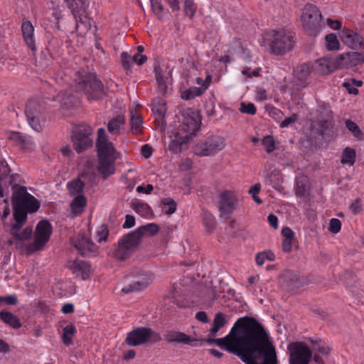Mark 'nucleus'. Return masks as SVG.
Segmentation results:
<instances>
[{"instance_id": "obj_22", "label": "nucleus", "mask_w": 364, "mask_h": 364, "mask_svg": "<svg viewBox=\"0 0 364 364\" xmlns=\"http://www.w3.org/2000/svg\"><path fill=\"white\" fill-rule=\"evenodd\" d=\"M69 267L73 270L74 274L80 275L83 280L88 279L91 274L90 266L85 261L75 260L72 262Z\"/></svg>"}, {"instance_id": "obj_37", "label": "nucleus", "mask_w": 364, "mask_h": 364, "mask_svg": "<svg viewBox=\"0 0 364 364\" xmlns=\"http://www.w3.org/2000/svg\"><path fill=\"white\" fill-rule=\"evenodd\" d=\"M203 220L206 232L209 234L212 233L216 227V221L214 216L210 213L204 211Z\"/></svg>"}, {"instance_id": "obj_34", "label": "nucleus", "mask_w": 364, "mask_h": 364, "mask_svg": "<svg viewBox=\"0 0 364 364\" xmlns=\"http://www.w3.org/2000/svg\"><path fill=\"white\" fill-rule=\"evenodd\" d=\"M310 73V67L309 65L305 63L298 65L296 70H294L295 77L301 83L304 82L306 80Z\"/></svg>"}, {"instance_id": "obj_14", "label": "nucleus", "mask_w": 364, "mask_h": 364, "mask_svg": "<svg viewBox=\"0 0 364 364\" xmlns=\"http://www.w3.org/2000/svg\"><path fill=\"white\" fill-rule=\"evenodd\" d=\"M183 129L189 134H195L198 131L200 124V116L198 112L189 109L183 114Z\"/></svg>"}, {"instance_id": "obj_32", "label": "nucleus", "mask_w": 364, "mask_h": 364, "mask_svg": "<svg viewBox=\"0 0 364 364\" xmlns=\"http://www.w3.org/2000/svg\"><path fill=\"white\" fill-rule=\"evenodd\" d=\"M85 186V183L80 178H77L68 182L67 184V188L69 191L70 195L77 196L79 195H82V193L83 192Z\"/></svg>"}, {"instance_id": "obj_52", "label": "nucleus", "mask_w": 364, "mask_h": 364, "mask_svg": "<svg viewBox=\"0 0 364 364\" xmlns=\"http://www.w3.org/2000/svg\"><path fill=\"white\" fill-rule=\"evenodd\" d=\"M121 60L125 70H130L132 65V58L126 52L121 53Z\"/></svg>"}, {"instance_id": "obj_15", "label": "nucleus", "mask_w": 364, "mask_h": 364, "mask_svg": "<svg viewBox=\"0 0 364 364\" xmlns=\"http://www.w3.org/2000/svg\"><path fill=\"white\" fill-rule=\"evenodd\" d=\"M364 63V53L358 52H348L339 55L336 59V65L338 68L344 66H355Z\"/></svg>"}, {"instance_id": "obj_29", "label": "nucleus", "mask_w": 364, "mask_h": 364, "mask_svg": "<svg viewBox=\"0 0 364 364\" xmlns=\"http://www.w3.org/2000/svg\"><path fill=\"white\" fill-rule=\"evenodd\" d=\"M0 318L7 325L14 328H19L21 326L20 320L17 316L9 311H1Z\"/></svg>"}, {"instance_id": "obj_51", "label": "nucleus", "mask_w": 364, "mask_h": 364, "mask_svg": "<svg viewBox=\"0 0 364 364\" xmlns=\"http://www.w3.org/2000/svg\"><path fill=\"white\" fill-rule=\"evenodd\" d=\"M240 111L242 113L249 114L253 115L256 113L257 109L253 103H247L245 102L240 103Z\"/></svg>"}, {"instance_id": "obj_49", "label": "nucleus", "mask_w": 364, "mask_h": 364, "mask_svg": "<svg viewBox=\"0 0 364 364\" xmlns=\"http://www.w3.org/2000/svg\"><path fill=\"white\" fill-rule=\"evenodd\" d=\"M109 235L107 226L105 224L100 225L97 231V240L99 242L106 241Z\"/></svg>"}, {"instance_id": "obj_50", "label": "nucleus", "mask_w": 364, "mask_h": 364, "mask_svg": "<svg viewBox=\"0 0 364 364\" xmlns=\"http://www.w3.org/2000/svg\"><path fill=\"white\" fill-rule=\"evenodd\" d=\"M161 203L165 206H168V209L166 210V213L167 215L173 214L176 210V204L175 201L171 198H163L161 200Z\"/></svg>"}, {"instance_id": "obj_41", "label": "nucleus", "mask_w": 364, "mask_h": 364, "mask_svg": "<svg viewBox=\"0 0 364 364\" xmlns=\"http://www.w3.org/2000/svg\"><path fill=\"white\" fill-rule=\"evenodd\" d=\"M21 228H19V229H14V225H12L11 227V234L16 238V239H18V240H28L31 237V235H32V228L31 227H27L22 232L19 233V230H21Z\"/></svg>"}, {"instance_id": "obj_42", "label": "nucleus", "mask_w": 364, "mask_h": 364, "mask_svg": "<svg viewBox=\"0 0 364 364\" xmlns=\"http://www.w3.org/2000/svg\"><path fill=\"white\" fill-rule=\"evenodd\" d=\"M133 209L144 217H147L151 212L148 204L141 202L132 203Z\"/></svg>"}, {"instance_id": "obj_11", "label": "nucleus", "mask_w": 364, "mask_h": 364, "mask_svg": "<svg viewBox=\"0 0 364 364\" xmlns=\"http://www.w3.org/2000/svg\"><path fill=\"white\" fill-rule=\"evenodd\" d=\"M294 45L293 35L287 31H274L271 43V50L274 54L282 55L289 51Z\"/></svg>"}, {"instance_id": "obj_2", "label": "nucleus", "mask_w": 364, "mask_h": 364, "mask_svg": "<svg viewBox=\"0 0 364 364\" xmlns=\"http://www.w3.org/2000/svg\"><path fill=\"white\" fill-rule=\"evenodd\" d=\"M20 176L10 174V168L6 161H0V198L4 196V187L11 186L12 205L14 209V229L21 228L27 220L28 213H36L40 208V202L27 188L18 184Z\"/></svg>"}, {"instance_id": "obj_40", "label": "nucleus", "mask_w": 364, "mask_h": 364, "mask_svg": "<svg viewBox=\"0 0 364 364\" xmlns=\"http://www.w3.org/2000/svg\"><path fill=\"white\" fill-rule=\"evenodd\" d=\"M63 341L68 346L72 343L73 336L75 333V328L73 325H67L63 328Z\"/></svg>"}, {"instance_id": "obj_45", "label": "nucleus", "mask_w": 364, "mask_h": 364, "mask_svg": "<svg viewBox=\"0 0 364 364\" xmlns=\"http://www.w3.org/2000/svg\"><path fill=\"white\" fill-rule=\"evenodd\" d=\"M275 259V256L273 252H262L257 255L256 256V262L259 266H262L266 259L269 261H274Z\"/></svg>"}, {"instance_id": "obj_25", "label": "nucleus", "mask_w": 364, "mask_h": 364, "mask_svg": "<svg viewBox=\"0 0 364 364\" xmlns=\"http://www.w3.org/2000/svg\"><path fill=\"white\" fill-rule=\"evenodd\" d=\"M208 87V83L203 84V87H191L188 89L181 92V97L186 100H191L198 96L203 94L205 90Z\"/></svg>"}, {"instance_id": "obj_3", "label": "nucleus", "mask_w": 364, "mask_h": 364, "mask_svg": "<svg viewBox=\"0 0 364 364\" xmlns=\"http://www.w3.org/2000/svg\"><path fill=\"white\" fill-rule=\"evenodd\" d=\"M159 231V228L156 224L149 223L128 233L119 240L114 253V257L121 261L128 259L137 248L143 236H153Z\"/></svg>"}, {"instance_id": "obj_19", "label": "nucleus", "mask_w": 364, "mask_h": 364, "mask_svg": "<svg viewBox=\"0 0 364 364\" xmlns=\"http://www.w3.org/2000/svg\"><path fill=\"white\" fill-rule=\"evenodd\" d=\"M154 279V275L151 272H146L142 277L139 278L129 286L123 288L122 291L128 294L132 291H139L146 289Z\"/></svg>"}, {"instance_id": "obj_26", "label": "nucleus", "mask_w": 364, "mask_h": 364, "mask_svg": "<svg viewBox=\"0 0 364 364\" xmlns=\"http://www.w3.org/2000/svg\"><path fill=\"white\" fill-rule=\"evenodd\" d=\"M99 158H116L114 156L115 149L110 141L103 142L97 144Z\"/></svg>"}, {"instance_id": "obj_23", "label": "nucleus", "mask_w": 364, "mask_h": 364, "mask_svg": "<svg viewBox=\"0 0 364 364\" xmlns=\"http://www.w3.org/2000/svg\"><path fill=\"white\" fill-rule=\"evenodd\" d=\"M116 158H99L98 170L104 179H107L114 173V162Z\"/></svg>"}, {"instance_id": "obj_59", "label": "nucleus", "mask_w": 364, "mask_h": 364, "mask_svg": "<svg viewBox=\"0 0 364 364\" xmlns=\"http://www.w3.org/2000/svg\"><path fill=\"white\" fill-rule=\"evenodd\" d=\"M154 190V186L151 184H147L146 186H139L136 188V191L138 193H142L146 194H149Z\"/></svg>"}, {"instance_id": "obj_53", "label": "nucleus", "mask_w": 364, "mask_h": 364, "mask_svg": "<svg viewBox=\"0 0 364 364\" xmlns=\"http://www.w3.org/2000/svg\"><path fill=\"white\" fill-rule=\"evenodd\" d=\"M151 9L155 14L159 16L164 11L161 0H151Z\"/></svg>"}, {"instance_id": "obj_12", "label": "nucleus", "mask_w": 364, "mask_h": 364, "mask_svg": "<svg viewBox=\"0 0 364 364\" xmlns=\"http://www.w3.org/2000/svg\"><path fill=\"white\" fill-rule=\"evenodd\" d=\"M71 242L82 257H89L97 251V246L83 233H80L73 237Z\"/></svg>"}, {"instance_id": "obj_21", "label": "nucleus", "mask_w": 364, "mask_h": 364, "mask_svg": "<svg viewBox=\"0 0 364 364\" xmlns=\"http://www.w3.org/2000/svg\"><path fill=\"white\" fill-rule=\"evenodd\" d=\"M282 279L284 285L291 290L299 289L304 284V280L297 274L291 271H286L282 274Z\"/></svg>"}, {"instance_id": "obj_24", "label": "nucleus", "mask_w": 364, "mask_h": 364, "mask_svg": "<svg viewBox=\"0 0 364 364\" xmlns=\"http://www.w3.org/2000/svg\"><path fill=\"white\" fill-rule=\"evenodd\" d=\"M22 34L24 41L31 50H36L35 41L33 38L34 28L31 21H24L21 26Z\"/></svg>"}, {"instance_id": "obj_48", "label": "nucleus", "mask_w": 364, "mask_h": 364, "mask_svg": "<svg viewBox=\"0 0 364 364\" xmlns=\"http://www.w3.org/2000/svg\"><path fill=\"white\" fill-rule=\"evenodd\" d=\"M152 111L159 119H164L166 112V104L164 102H161L159 103L157 106H153Z\"/></svg>"}, {"instance_id": "obj_18", "label": "nucleus", "mask_w": 364, "mask_h": 364, "mask_svg": "<svg viewBox=\"0 0 364 364\" xmlns=\"http://www.w3.org/2000/svg\"><path fill=\"white\" fill-rule=\"evenodd\" d=\"M164 338L168 343L188 344L193 346L197 345L196 343L192 344V342L198 341V339L192 338L183 332L176 330L167 331L164 335Z\"/></svg>"}, {"instance_id": "obj_38", "label": "nucleus", "mask_w": 364, "mask_h": 364, "mask_svg": "<svg viewBox=\"0 0 364 364\" xmlns=\"http://www.w3.org/2000/svg\"><path fill=\"white\" fill-rule=\"evenodd\" d=\"M309 341L311 344L312 351H316L322 355H328L330 353V348L324 346L321 340H314L310 338Z\"/></svg>"}, {"instance_id": "obj_1", "label": "nucleus", "mask_w": 364, "mask_h": 364, "mask_svg": "<svg viewBox=\"0 0 364 364\" xmlns=\"http://www.w3.org/2000/svg\"><path fill=\"white\" fill-rule=\"evenodd\" d=\"M198 341L216 344L237 355L245 364H278L276 348L269 333L254 317L238 318L229 334L223 338Z\"/></svg>"}, {"instance_id": "obj_28", "label": "nucleus", "mask_w": 364, "mask_h": 364, "mask_svg": "<svg viewBox=\"0 0 364 364\" xmlns=\"http://www.w3.org/2000/svg\"><path fill=\"white\" fill-rule=\"evenodd\" d=\"M315 68L317 72L321 75H326L332 73L337 68L336 65L333 67L330 61L326 58L318 59L315 63Z\"/></svg>"}, {"instance_id": "obj_33", "label": "nucleus", "mask_w": 364, "mask_h": 364, "mask_svg": "<svg viewBox=\"0 0 364 364\" xmlns=\"http://www.w3.org/2000/svg\"><path fill=\"white\" fill-rule=\"evenodd\" d=\"M314 129L317 130L320 135H324L328 131L333 127V123L331 119H321L314 122L313 124Z\"/></svg>"}, {"instance_id": "obj_57", "label": "nucleus", "mask_w": 364, "mask_h": 364, "mask_svg": "<svg viewBox=\"0 0 364 364\" xmlns=\"http://www.w3.org/2000/svg\"><path fill=\"white\" fill-rule=\"evenodd\" d=\"M109 141L107 138L106 132L104 128H100L97 131L96 144Z\"/></svg>"}, {"instance_id": "obj_5", "label": "nucleus", "mask_w": 364, "mask_h": 364, "mask_svg": "<svg viewBox=\"0 0 364 364\" xmlns=\"http://www.w3.org/2000/svg\"><path fill=\"white\" fill-rule=\"evenodd\" d=\"M301 21L304 29L311 36H316L325 28V23L321 11L316 5L312 4H307L304 6L301 14Z\"/></svg>"}, {"instance_id": "obj_60", "label": "nucleus", "mask_w": 364, "mask_h": 364, "mask_svg": "<svg viewBox=\"0 0 364 364\" xmlns=\"http://www.w3.org/2000/svg\"><path fill=\"white\" fill-rule=\"evenodd\" d=\"M135 224V218L131 215H127L125 217V221L123 224L124 228H132Z\"/></svg>"}, {"instance_id": "obj_63", "label": "nucleus", "mask_w": 364, "mask_h": 364, "mask_svg": "<svg viewBox=\"0 0 364 364\" xmlns=\"http://www.w3.org/2000/svg\"><path fill=\"white\" fill-rule=\"evenodd\" d=\"M141 152L145 159H149L152 154V148L149 144H144L141 146Z\"/></svg>"}, {"instance_id": "obj_62", "label": "nucleus", "mask_w": 364, "mask_h": 364, "mask_svg": "<svg viewBox=\"0 0 364 364\" xmlns=\"http://www.w3.org/2000/svg\"><path fill=\"white\" fill-rule=\"evenodd\" d=\"M282 235H283L284 239L287 240H292L294 237V232L289 227H285L282 228Z\"/></svg>"}, {"instance_id": "obj_44", "label": "nucleus", "mask_w": 364, "mask_h": 364, "mask_svg": "<svg viewBox=\"0 0 364 364\" xmlns=\"http://www.w3.org/2000/svg\"><path fill=\"white\" fill-rule=\"evenodd\" d=\"M326 41V48L329 50L338 49L339 42L336 36L333 33L328 34L325 37Z\"/></svg>"}, {"instance_id": "obj_54", "label": "nucleus", "mask_w": 364, "mask_h": 364, "mask_svg": "<svg viewBox=\"0 0 364 364\" xmlns=\"http://www.w3.org/2000/svg\"><path fill=\"white\" fill-rule=\"evenodd\" d=\"M341 223L338 219L333 218L330 221L329 230L334 234L341 230Z\"/></svg>"}, {"instance_id": "obj_13", "label": "nucleus", "mask_w": 364, "mask_h": 364, "mask_svg": "<svg viewBox=\"0 0 364 364\" xmlns=\"http://www.w3.org/2000/svg\"><path fill=\"white\" fill-rule=\"evenodd\" d=\"M25 114L29 125L36 132L42 129L40 123V117L41 114V106L37 100H29L25 107Z\"/></svg>"}, {"instance_id": "obj_64", "label": "nucleus", "mask_w": 364, "mask_h": 364, "mask_svg": "<svg viewBox=\"0 0 364 364\" xmlns=\"http://www.w3.org/2000/svg\"><path fill=\"white\" fill-rule=\"evenodd\" d=\"M350 210L351 212L356 215L361 211V204L360 200H356L350 205Z\"/></svg>"}, {"instance_id": "obj_43", "label": "nucleus", "mask_w": 364, "mask_h": 364, "mask_svg": "<svg viewBox=\"0 0 364 364\" xmlns=\"http://www.w3.org/2000/svg\"><path fill=\"white\" fill-rule=\"evenodd\" d=\"M131 114V128L133 132L137 134L142 124V120L140 116L137 115L136 111L132 110Z\"/></svg>"}, {"instance_id": "obj_61", "label": "nucleus", "mask_w": 364, "mask_h": 364, "mask_svg": "<svg viewBox=\"0 0 364 364\" xmlns=\"http://www.w3.org/2000/svg\"><path fill=\"white\" fill-rule=\"evenodd\" d=\"M147 60V57L141 54H136L132 57V61L135 62L137 65H141Z\"/></svg>"}, {"instance_id": "obj_10", "label": "nucleus", "mask_w": 364, "mask_h": 364, "mask_svg": "<svg viewBox=\"0 0 364 364\" xmlns=\"http://www.w3.org/2000/svg\"><path fill=\"white\" fill-rule=\"evenodd\" d=\"M289 352V364H309L313 356L311 349L301 341L289 343L287 346Z\"/></svg>"}, {"instance_id": "obj_31", "label": "nucleus", "mask_w": 364, "mask_h": 364, "mask_svg": "<svg viewBox=\"0 0 364 364\" xmlns=\"http://www.w3.org/2000/svg\"><path fill=\"white\" fill-rule=\"evenodd\" d=\"M228 323L226 316L222 312H218L215 315L212 328H210L209 332L212 334H215L218 331Z\"/></svg>"}, {"instance_id": "obj_8", "label": "nucleus", "mask_w": 364, "mask_h": 364, "mask_svg": "<svg viewBox=\"0 0 364 364\" xmlns=\"http://www.w3.org/2000/svg\"><path fill=\"white\" fill-rule=\"evenodd\" d=\"M225 146V139L219 136H211L205 141H200L193 147V151L198 156H214Z\"/></svg>"}, {"instance_id": "obj_46", "label": "nucleus", "mask_w": 364, "mask_h": 364, "mask_svg": "<svg viewBox=\"0 0 364 364\" xmlns=\"http://www.w3.org/2000/svg\"><path fill=\"white\" fill-rule=\"evenodd\" d=\"M183 9L186 15L192 18L197 10V6L195 4L193 0H185Z\"/></svg>"}, {"instance_id": "obj_16", "label": "nucleus", "mask_w": 364, "mask_h": 364, "mask_svg": "<svg viewBox=\"0 0 364 364\" xmlns=\"http://www.w3.org/2000/svg\"><path fill=\"white\" fill-rule=\"evenodd\" d=\"M7 139L10 141L13 145L19 147L24 151H31L35 148V144L32 138L27 135H23L18 132L9 133Z\"/></svg>"}, {"instance_id": "obj_7", "label": "nucleus", "mask_w": 364, "mask_h": 364, "mask_svg": "<svg viewBox=\"0 0 364 364\" xmlns=\"http://www.w3.org/2000/svg\"><path fill=\"white\" fill-rule=\"evenodd\" d=\"M94 129L88 124H80L73 129L71 139L73 144V149L81 153L93 145Z\"/></svg>"}, {"instance_id": "obj_20", "label": "nucleus", "mask_w": 364, "mask_h": 364, "mask_svg": "<svg viewBox=\"0 0 364 364\" xmlns=\"http://www.w3.org/2000/svg\"><path fill=\"white\" fill-rule=\"evenodd\" d=\"M341 38L343 43L352 49H358L361 47L363 38L360 35L350 30L343 31Z\"/></svg>"}, {"instance_id": "obj_9", "label": "nucleus", "mask_w": 364, "mask_h": 364, "mask_svg": "<svg viewBox=\"0 0 364 364\" xmlns=\"http://www.w3.org/2000/svg\"><path fill=\"white\" fill-rule=\"evenodd\" d=\"M52 231V225L48 220L39 221L36 228L34 240L28 246V253H33L42 250L48 242Z\"/></svg>"}, {"instance_id": "obj_36", "label": "nucleus", "mask_w": 364, "mask_h": 364, "mask_svg": "<svg viewBox=\"0 0 364 364\" xmlns=\"http://www.w3.org/2000/svg\"><path fill=\"white\" fill-rule=\"evenodd\" d=\"M124 123V117L122 115L112 118L107 124V129L109 133L116 134Z\"/></svg>"}, {"instance_id": "obj_47", "label": "nucleus", "mask_w": 364, "mask_h": 364, "mask_svg": "<svg viewBox=\"0 0 364 364\" xmlns=\"http://www.w3.org/2000/svg\"><path fill=\"white\" fill-rule=\"evenodd\" d=\"M262 144L265 147L266 151L269 154L275 149V144L273 136L270 135L265 136L262 139Z\"/></svg>"}, {"instance_id": "obj_35", "label": "nucleus", "mask_w": 364, "mask_h": 364, "mask_svg": "<svg viewBox=\"0 0 364 364\" xmlns=\"http://www.w3.org/2000/svg\"><path fill=\"white\" fill-rule=\"evenodd\" d=\"M356 153L354 149L346 147L342 153L341 162L343 164L352 166L355 161Z\"/></svg>"}, {"instance_id": "obj_30", "label": "nucleus", "mask_w": 364, "mask_h": 364, "mask_svg": "<svg viewBox=\"0 0 364 364\" xmlns=\"http://www.w3.org/2000/svg\"><path fill=\"white\" fill-rule=\"evenodd\" d=\"M87 205V199L83 195H79L70 203V208L75 215L81 214Z\"/></svg>"}, {"instance_id": "obj_6", "label": "nucleus", "mask_w": 364, "mask_h": 364, "mask_svg": "<svg viewBox=\"0 0 364 364\" xmlns=\"http://www.w3.org/2000/svg\"><path fill=\"white\" fill-rule=\"evenodd\" d=\"M162 340L159 332L149 327H136L127 333L124 343L131 347L144 345L146 343H155Z\"/></svg>"}, {"instance_id": "obj_4", "label": "nucleus", "mask_w": 364, "mask_h": 364, "mask_svg": "<svg viewBox=\"0 0 364 364\" xmlns=\"http://www.w3.org/2000/svg\"><path fill=\"white\" fill-rule=\"evenodd\" d=\"M75 75L77 89L84 91L89 100H98L105 95L104 85L95 73L77 71Z\"/></svg>"}, {"instance_id": "obj_17", "label": "nucleus", "mask_w": 364, "mask_h": 364, "mask_svg": "<svg viewBox=\"0 0 364 364\" xmlns=\"http://www.w3.org/2000/svg\"><path fill=\"white\" fill-rule=\"evenodd\" d=\"M236 208L235 202L229 193L223 192L220 196L219 210L220 218L228 219Z\"/></svg>"}, {"instance_id": "obj_56", "label": "nucleus", "mask_w": 364, "mask_h": 364, "mask_svg": "<svg viewBox=\"0 0 364 364\" xmlns=\"http://www.w3.org/2000/svg\"><path fill=\"white\" fill-rule=\"evenodd\" d=\"M36 63L43 69L48 68L50 64V60L46 57L44 54H41L40 58L36 60Z\"/></svg>"}, {"instance_id": "obj_39", "label": "nucleus", "mask_w": 364, "mask_h": 364, "mask_svg": "<svg viewBox=\"0 0 364 364\" xmlns=\"http://www.w3.org/2000/svg\"><path fill=\"white\" fill-rule=\"evenodd\" d=\"M347 129L353 134V135L359 141L363 139V134L359 127L352 120L347 119L346 121Z\"/></svg>"}, {"instance_id": "obj_58", "label": "nucleus", "mask_w": 364, "mask_h": 364, "mask_svg": "<svg viewBox=\"0 0 364 364\" xmlns=\"http://www.w3.org/2000/svg\"><path fill=\"white\" fill-rule=\"evenodd\" d=\"M297 119V115L296 114H292L291 116L289 117H287L285 118L284 120H283L281 124H280V127H289L290 124H293L294 122H295Z\"/></svg>"}, {"instance_id": "obj_55", "label": "nucleus", "mask_w": 364, "mask_h": 364, "mask_svg": "<svg viewBox=\"0 0 364 364\" xmlns=\"http://www.w3.org/2000/svg\"><path fill=\"white\" fill-rule=\"evenodd\" d=\"M71 91L69 90H61L57 95V98L59 99L61 103L67 105L69 102V98L71 96Z\"/></svg>"}, {"instance_id": "obj_27", "label": "nucleus", "mask_w": 364, "mask_h": 364, "mask_svg": "<svg viewBox=\"0 0 364 364\" xmlns=\"http://www.w3.org/2000/svg\"><path fill=\"white\" fill-rule=\"evenodd\" d=\"M68 8L72 14L76 17V15L82 11L85 12L87 6V0H65Z\"/></svg>"}]
</instances>
